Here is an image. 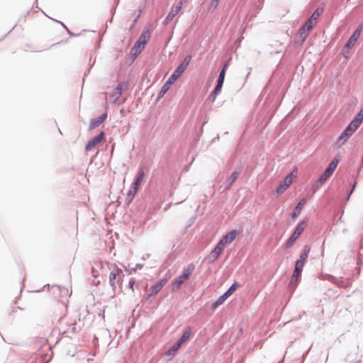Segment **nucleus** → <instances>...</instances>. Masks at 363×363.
Segmentation results:
<instances>
[{"instance_id": "nucleus-38", "label": "nucleus", "mask_w": 363, "mask_h": 363, "mask_svg": "<svg viewBox=\"0 0 363 363\" xmlns=\"http://www.w3.org/2000/svg\"><path fill=\"white\" fill-rule=\"evenodd\" d=\"M301 272H299V271H296V269H294V273H293L292 276H293V277H298V278H299V277H300V275H301Z\"/></svg>"}, {"instance_id": "nucleus-23", "label": "nucleus", "mask_w": 363, "mask_h": 363, "mask_svg": "<svg viewBox=\"0 0 363 363\" xmlns=\"http://www.w3.org/2000/svg\"><path fill=\"white\" fill-rule=\"evenodd\" d=\"M338 162V160L335 158L327 167L326 169L328 170V172H330L333 174V172L335 171L337 166Z\"/></svg>"}, {"instance_id": "nucleus-11", "label": "nucleus", "mask_w": 363, "mask_h": 363, "mask_svg": "<svg viewBox=\"0 0 363 363\" xmlns=\"http://www.w3.org/2000/svg\"><path fill=\"white\" fill-rule=\"evenodd\" d=\"M106 117L107 114L104 113L101 116L91 120L89 124V129L93 130L99 127L105 121Z\"/></svg>"}, {"instance_id": "nucleus-27", "label": "nucleus", "mask_w": 363, "mask_h": 363, "mask_svg": "<svg viewBox=\"0 0 363 363\" xmlns=\"http://www.w3.org/2000/svg\"><path fill=\"white\" fill-rule=\"evenodd\" d=\"M191 336V330H186L182 336L180 337V339L178 340L182 345L186 342L187 340L189 339Z\"/></svg>"}, {"instance_id": "nucleus-16", "label": "nucleus", "mask_w": 363, "mask_h": 363, "mask_svg": "<svg viewBox=\"0 0 363 363\" xmlns=\"http://www.w3.org/2000/svg\"><path fill=\"white\" fill-rule=\"evenodd\" d=\"M227 67V64H225L223 67V68L222 69V70L220 71V74H219V76H218V82H217V84L216 86V87H217V89H222V86H223V82H224V79H225V68Z\"/></svg>"}, {"instance_id": "nucleus-34", "label": "nucleus", "mask_w": 363, "mask_h": 363, "mask_svg": "<svg viewBox=\"0 0 363 363\" xmlns=\"http://www.w3.org/2000/svg\"><path fill=\"white\" fill-rule=\"evenodd\" d=\"M298 277H294L292 276L291 278L290 285L291 286L296 285V284L298 282Z\"/></svg>"}, {"instance_id": "nucleus-21", "label": "nucleus", "mask_w": 363, "mask_h": 363, "mask_svg": "<svg viewBox=\"0 0 363 363\" xmlns=\"http://www.w3.org/2000/svg\"><path fill=\"white\" fill-rule=\"evenodd\" d=\"M331 175L332 174L330 172H328L327 169H325L318 180V186H321Z\"/></svg>"}, {"instance_id": "nucleus-36", "label": "nucleus", "mask_w": 363, "mask_h": 363, "mask_svg": "<svg viewBox=\"0 0 363 363\" xmlns=\"http://www.w3.org/2000/svg\"><path fill=\"white\" fill-rule=\"evenodd\" d=\"M174 82L175 80L172 79V78L170 77L165 83L171 87L172 85L174 83Z\"/></svg>"}, {"instance_id": "nucleus-19", "label": "nucleus", "mask_w": 363, "mask_h": 363, "mask_svg": "<svg viewBox=\"0 0 363 363\" xmlns=\"http://www.w3.org/2000/svg\"><path fill=\"white\" fill-rule=\"evenodd\" d=\"M227 297L228 296H219L216 301L211 303L208 307L211 308L212 310H215L225 302Z\"/></svg>"}, {"instance_id": "nucleus-1", "label": "nucleus", "mask_w": 363, "mask_h": 363, "mask_svg": "<svg viewBox=\"0 0 363 363\" xmlns=\"http://www.w3.org/2000/svg\"><path fill=\"white\" fill-rule=\"evenodd\" d=\"M323 13V9L318 8L306 22L298 29L296 36L301 43H303L308 38L311 31L317 24L318 18Z\"/></svg>"}, {"instance_id": "nucleus-20", "label": "nucleus", "mask_w": 363, "mask_h": 363, "mask_svg": "<svg viewBox=\"0 0 363 363\" xmlns=\"http://www.w3.org/2000/svg\"><path fill=\"white\" fill-rule=\"evenodd\" d=\"M223 251L222 250H220V247H216L211 252V255H210V259L212 262H214L216 261L218 257L220 255V254L223 252Z\"/></svg>"}, {"instance_id": "nucleus-37", "label": "nucleus", "mask_w": 363, "mask_h": 363, "mask_svg": "<svg viewBox=\"0 0 363 363\" xmlns=\"http://www.w3.org/2000/svg\"><path fill=\"white\" fill-rule=\"evenodd\" d=\"M216 246L220 247V250H222L223 251L224 250L225 247H226V245L223 242H221V240H220L218 242V243Z\"/></svg>"}, {"instance_id": "nucleus-22", "label": "nucleus", "mask_w": 363, "mask_h": 363, "mask_svg": "<svg viewBox=\"0 0 363 363\" xmlns=\"http://www.w3.org/2000/svg\"><path fill=\"white\" fill-rule=\"evenodd\" d=\"M145 45H142L141 44H139V42L137 41L135 45L131 49V53L134 55H139L142 50H143Z\"/></svg>"}, {"instance_id": "nucleus-35", "label": "nucleus", "mask_w": 363, "mask_h": 363, "mask_svg": "<svg viewBox=\"0 0 363 363\" xmlns=\"http://www.w3.org/2000/svg\"><path fill=\"white\" fill-rule=\"evenodd\" d=\"M182 74L180 73H178L176 70L174 72L171 77L172 79H174L175 81L181 76Z\"/></svg>"}, {"instance_id": "nucleus-10", "label": "nucleus", "mask_w": 363, "mask_h": 363, "mask_svg": "<svg viewBox=\"0 0 363 363\" xmlns=\"http://www.w3.org/2000/svg\"><path fill=\"white\" fill-rule=\"evenodd\" d=\"M238 234V232L236 230H231L224 235L220 240L227 246L234 241Z\"/></svg>"}, {"instance_id": "nucleus-15", "label": "nucleus", "mask_w": 363, "mask_h": 363, "mask_svg": "<svg viewBox=\"0 0 363 363\" xmlns=\"http://www.w3.org/2000/svg\"><path fill=\"white\" fill-rule=\"evenodd\" d=\"M167 282V279H162L160 281L155 284L152 287V294H157L160 291V290L162 289V287L166 284Z\"/></svg>"}, {"instance_id": "nucleus-13", "label": "nucleus", "mask_w": 363, "mask_h": 363, "mask_svg": "<svg viewBox=\"0 0 363 363\" xmlns=\"http://www.w3.org/2000/svg\"><path fill=\"white\" fill-rule=\"evenodd\" d=\"M306 203V199H302L300 202L297 204V206H296L293 213L291 214V218L293 219H295L301 213L302 209H303V207L304 206V205Z\"/></svg>"}, {"instance_id": "nucleus-18", "label": "nucleus", "mask_w": 363, "mask_h": 363, "mask_svg": "<svg viewBox=\"0 0 363 363\" xmlns=\"http://www.w3.org/2000/svg\"><path fill=\"white\" fill-rule=\"evenodd\" d=\"M150 38V33L149 31H144L139 37L137 41L139 42V44L142 45H145V44L149 41Z\"/></svg>"}, {"instance_id": "nucleus-12", "label": "nucleus", "mask_w": 363, "mask_h": 363, "mask_svg": "<svg viewBox=\"0 0 363 363\" xmlns=\"http://www.w3.org/2000/svg\"><path fill=\"white\" fill-rule=\"evenodd\" d=\"M191 60V56L188 55L186 56L182 62L180 64V65L175 69L178 73H180L182 74L184 71L186 70V67L189 66L190 62Z\"/></svg>"}, {"instance_id": "nucleus-24", "label": "nucleus", "mask_w": 363, "mask_h": 363, "mask_svg": "<svg viewBox=\"0 0 363 363\" xmlns=\"http://www.w3.org/2000/svg\"><path fill=\"white\" fill-rule=\"evenodd\" d=\"M182 344L177 341V343H175L171 349H169L167 351L168 355H174L175 353L179 350V349L181 347Z\"/></svg>"}, {"instance_id": "nucleus-32", "label": "nucleus", "mask_w": 363, "mask_h": 363, "mask_svg": "<svg viewBox=\"0 0 363 363\" xmlns=\"http://www.w3.org/2000/svg\"><path fill=\"white\" fill-rule=\"evenodd\" d=\"M62 293V291L60 290V287L58 286H52L51 288V293L52 294H57V293Z\"/></svg>"}, {"instance_id": "nucleus-29", "label": "nucleus", "mask_w": 363, "mask_h": 363, "mask_svg": "<svg viewBox=\"0 0 363 363\" xmlns=\"http://www.w3.org/2000/svg\"><path fill=\"white\" fill-rule=\"evenodd\" d=\"M305 263L301 262V261H296V265H295V269L296 271H299V272H302L303 270V266H304Z\"/></svg>"}, {"instance_id": "nucleus-25", "label": "nucleus", "mask_w": 363, "mask_h": 363, "mask_svg": "<svg viewBox=\"0 0 363 363\" xmlns=\"http://www.w3.org/2000/svg\"><path fill=\"white\" fill-rule=\"evenodd\" d=\"M309 251H310V248L308 246H306L304 252L301 254L300 257L298 259V261H301L303 263H306V261L308 258Z\"/></svg>"}, {"instance_id": "nucleus-40", "label": "nucleus", "mask_w": 363, "mask_h": 363, "mask_svg": "<svg viewBox=\"0 0 363 363\" xmlns=\"http://www.w3.org/2000/svg\"><path fill=\"white\" fill-rule=\"evenodd\" d=\"M353 189L351 190V191L350 192V194L348 196V198L350 196V195L352 194V192Z\"/></svg>"}, {"instance_id": "nucleus-6", "label": "nucleus", "mask_w": 363, "mask_h": 363, "mask_svg": "<svg viewBox=\"0 0 363 363\" xmlns=\"http://www.w3.org/2000/svg\"><path fill=\"white\" fill-rule=\"evenodd\" d=\"M296 177V175L294 174V172H291L289 175H287L284 179L280 183V184L277 187L276 191L281 194L284 192L287 188L293 183L294 179Z\"/></svg>"}, {"instance_id": "nucleus-9", "label": "nucleus", "mask_w": 363, "mask_h": 363, "mask_svg": "<svg viewBox=\"0 0 363 363\" xmlns=\"http://www.w3.org/2000/svg\"><path fill=\"white\" fill-rule=\"evenodd\" d=\"M362 33V28L359 27L351 35L349 40L346 43L345 48H347L348 50H350L357 43L358 38L360 36V34Z\"/></svg>"}, {"instance_id": "nucleus-8", "label": "nucleus", "mask_w": 363, "mask_h": 363, "mask_svg": "<svg viewBox=\"0 0 363 363\" xmlns=\"http://www.w3.org/2000/svg\"><path fill=\"white\" fill-rule=\"evenodd\" d=\"M123 276V272L121 269L116 267L113 271L110 274V281L111 284L115 287L116 284H119L121 277Z\"/></svg>"}, {"instance_id": "nucleus-7", "label": "nucleus", "mask_w": 363, "mask_h": 363, "mask_svg": "<svg viewBox=\"0 0 363 363\" xmlns=\"http://www.w3.org/2000/svg\"><path fill=\"white\" fill-rule=\"evenodd\" d=\"M104 139V133L101 131L99 135L90 140L85 146L86 151H91Z\"/></svg>"}, {"instance_id": "nucleus-3", "label": "nucleus", "mask_w": 363, "mask_h": 363, "mask_svg": "<svg viewBox=\"0 0 363 363\" xmlns=\"http://www.w3.org/2000/svg\"><path fill=\"white\" fill-rule=\"evenodd\" d=\"M195 267L194 264H189L183 271V273L172 283V289H178L181 287L183 283H184L192 274Z\"/></svg>"}, {"instance_id": "nucleus-5", "label": "nucleus", "mask_w": 363, "mask_h": 363, "mask_svg": "<svg viewBox=\"0 0 363 363\" xmlns=\"http://www.w3.org/2000/svg\"><path fill=\"white\" fill-rule=\"evenodd\" d=\"M185 1L186 0H182L179 2L178 4L174 5L171 8L169 13L167 14L164 21V23L165 25L169 24L174 19V18L181 11L182 5Z\"/></svg>"}, {"instance_id": "nucleus-4", "label": "nucleus", "mask_w": 363, "mask_h": 363, "mask_svg": "<svg viewBox=\"0 0 363 363\" xmlns=\"http://www.w3.org/2000/svg\"><path fill=\"white\" fill-rule=\"evenodd\" d=\"M307 226V223L306 221L300 222L296 226L294 233L291 235L289 239L286 242V247L287 248L291 247L294 243L296 241L298 237L302 234Z\"/></svg>"}, {"instance_id": "nucleus-2", "label": "nucleus", "mask_w": 363, "mask_h": 363, "mask_svg": "<svg viewBox=\"0 0 363 363\" xmlns=\"http://www.w3.org/2000/svg\"><path fill=\"white\" fill-rule=\"evenodd\" d=\"M360 124V121L359 119L354 118L339 137L337 140L338 145H341L344 144L347 140L348 138L357 129Z\"/></svg>"}, {"instance_id": "nucleus-33", "label": "nucleus", "mask_w": 363, "mask_h": 363, "mask_svg": "<svg viewBox=\"0 0 363 363\" xmlns=\"http://www.w3.org/2000/svg\"><path fill=\"white\" fill-rule=\"evenodd\" d=\"M360 121V123L363 121V108L360 110L359 113L354 117Z\"/></svg>"}, {"instance_id": "nucleus-31", "label": "nucleus", "mask_w": 363, "mask_h": 363, "mask_svg": "<svg viewBox=\"0 0 363 363\" xmlns=\"http://www.w3.org/2000/svg\"><path fill=\"white\" fill-rule=\"evenodd\" d=\"M238 172H233L230 177V186H231L233 184V183L238 179Z\"/></svg>"}, {"instance_id": "nucleus-17", "label": "nucleus", "mask_w": 363, "mask_h": 363, "mask_svg": "<svg viewBox=\"0 0 363 363\" xmlns=\"http://www.w3.org/2000/svg\"><path fill=\"white\" fill-rule=\"evenodd\" d=\"M126 88V85L123 83L119 84L115 89L113 96H115L114 100L116 101L123 94V91Z\"/></svg>"}, {"instance_id": "nucleus-14", "label": "nucleus", "mask_w": 363, "mask_h": 363, "mask_svg": "<svg viewBox=\"0 0 363 363\" xmlns=\"http://www.w3.org/2000/svg\"><path fill=\"white\" fill-rule=\"evenodd\" d=\"M145 175V174L144 171L141 170V171L138 172V176H137V177L134 182V184H133V189H134L135 192H136L138 191V189H139L141 183L143 182V181L144 179Z\"/></svg>"}, {"instance_id": "nucleus-28", "label": "nucleus", "mask_w": 363, "mask_h": 363, "mask_svg": "<svg viewBox=\"0 0 363 363\" xmlns=\"http://www.w3.org/2000/svg\"><path fill=\"white\" fill-rule=\"evenodd\" d=\"M169 89L170 86L165 83L159 93V97H162L168 91Z\"/></svg>"}, {"instance_id": "nucleus-30", "label": "nucleus", "mask_w": 363, "mask_h": 363, "mask_svg": "<svg viewBox=\"0 0 363 363\" xmlns=\"http://www.w3.org/2000/svg\"><path fill=\"white\" fill-rule=\"evenodd\" d=\"M220 90V89H217V87H215L214 90L211 92L210 95V98L212 99V101H214L216 100V96Z\"/></svg>"}, {"instance_id": "nucleus-26", "label": "nucleus", "mask_w": 363, "mask_h": 363, "mask_svg": "<svg viewBox=\"0 0 363 363\" xmlns=\"http://www.w3.org/2000/svg\"><path fill=\"white\" fill-rule=\"evenodd\" d=\"M239 286L240 284L235 281L223 295H232Z\"/></svg>"}, {"instance_id": "nucleus-39", "label": "nucleus", "mask_w": 363, "mask_h": 363, "mask_svg": "<svg viewBox=\"0 0 363 363\" xmlns=\"http://www.w3.org/2000/svg\"><path fill=\"white\" fill-rule=\"evenodd\" d=\"M213 1L215 3L213 9H216L218 6L219 0H213Z\"/></svg>"}]
</instances>
